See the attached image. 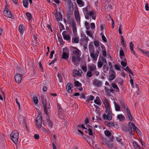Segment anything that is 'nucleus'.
<instances>
[{
    "label": "nucleus",
    "instance_id": "obj_1",
    "mask_svg": "<svg viewBox=\"0 0 149 149\" xmlns=\"http://www.w3.org/2000/svg\"><path fill=\"white\" fill-rule=\"evenodd\" d=\"M73 53L74 54V56L72 57V61L75 65H77L79 64L81 60L80 56L81 52L80 51L79 49L76 50H73Z\"/></svg>",
    "mask_w": 149,
    "mask_h": 149
},
{
    "label": "nucleus",
    "instance_id": "obj_2",
    "mask_svg": "<svg viewBox=\"0 0 149 149\" xmlns=\"http://www.w3.org/2000/svg\"><path fill=\"white\" fill-rule=\"evenodd\" d=\"M105 111L107 113L106 114L104 113L103 115V118L104 120L110 121L112 119V113L111 108L110 107V105H109L105 106Z\"/></svg>",
    "mask_w": 149,
    "mask_h": 149
},
{
    "label": "nucleus",
    "instance_id": "obj_3",
    "mask_svg": "<svg viewBox=\"0 0 149 149\" xmlns=\"http://www.w3.org/2000/svg\"><path fill=\"white\" fill-rule=\"evenodd\" d=\"M10 137L11 139L15 144H17L18 142L19 133L16 130H14L12 131L10 134Z\"/></svg>",
    "mask_w": 149,
    "mask_h": 149
},
{
    "label": "nucleus",
    "instance_id": "obj_4",
    "mask_svg": "<svg viewBox=\"0 0 149 149\" xmlns=\"http://www.w3.org/2000/svg\"><path fill=\"white\" fill-rule=\"evenodd\" d=\"M68 19L70 21V25L72 27V31L74 35L75 36H77V31L75 23L74 22L73 19H70V16H68L67 19Z\"/></svg>",
    "mask_w": 149,
    "mask_h": 149
},
{
    "label": "nucleus",
    "instance_id": "obj_5",
    "mask_svg": "<svg viewBox=\"0 0 149 149\" xmlns=\"http://www.w3.org/2000/svg\"><path fill=\"white\" fill-rule=\"evenodd\" d=\"M135 127V125L133 123L129 122V125L127 127H125L123 130L125 131L128 132L130 134L133 135L134 134L132 132V130L134 129V127Z\"/></svg>",
    "mask_w": 149,
    "mask_h": 149
},
{
    "label": "nucleus",
    "instance_id": "obj_6",
    "mask_svg": "<svg viewBox=\"0 0 149 149\" xmlns=\"http://www.w3.org/2000/svg\"><path fill=\"white\" fill-rule=\"evenodd\" d=\"M42 116L40 112H39L38 115L36 120V125L38 128H40L42 125Z\"/></svg>",
    "mask_w": 149,
    "mask_h": 149
},
{
    "label": "nucleus",
    "instance_id": "obj_7",
    "mask_svg": "<svg viewBox=\"0 0 149 149\" xmlns=\"http://www.w3.org/2000/svg\"><path fill=\"white\" fill-rule=\"evenodd\" d=\"M41 100L43 104L44 107V109L45 113L46 115H48V111L50 109L49 107H47V102L46 99H45L43 97H42Z\"/></svg>",
    "mask_w": 149,
    "mask_h": 149
},
{
    "label": "nucleus",
    "instance_id": "obj_8",
    "mask_svg": "<svg viewBox=\"0 0 149 149\" xmlns=\"http://www.w3.org/2000/svg\"><path fill=\"white\" fill-rule=\"evenodd\" d=\"M88 71L87 73L86 74H92V72H94L96 70V67L94 64L91 65H88Z\"/></svg>",
    "mask_w": 149,
    "mask_h": 149
},
{
    "label": "nucleus",
    "instance_id": "obj_9",
    "mask_svg": "<svg viewBox=\"0 0 149 149\" xmlns=\"http://www.w3.org/2000/svg\"><path fill=\"white\" fill-rule=\"evenodd\" d=\"M89 17H91L92 19L93 20H95L96 18V13L93 11H89L88 14L85 15V18L86 19H89Z\"/></svg>",
    "mask_w": 149,
    "mask_h": 149
},
{
    "label": "nucleus",
    "instance_id": "obj_10",
    "mask_svg": "<svg viewBox=\"0 0 149 149\" xmlns=\"http://www.w3.org/2000/svg\"><path fill=\"white\" fill-rule=\"evenodd\" d=\"M63 37L64 39L67 41H68L69 42L70 40V36L68 35V33L66 31H63L62 33Z\"/></svg>",
    "mask_w": 149,
    "mask_h": 149
},
{
    "label": "nucleus",
    "instance_id": "obj_11",
    "mask_svg": "<svg viewBox=\"0 0 149 149\" xmlns=\"http://www.w3.org/2000/svg\"><path fill=\"white\" fill-rule=\"evenodd\" d=\"M104 90L105 93H107V95L108 96H111V93H114V92L112 88H109L108 87H105Z\"/></svg>",
    "mask_w": 149,
    "mask_h": 149
},
{
    "label": "nucleus",
    "instance_id": "obj_12",
    "mask_svg": "<svg viewBox=\"0 0 149 149\" xmlns=\"http://www.w3.org/2000/svg\"><path fill=\"white\" fill-rule=\"evenodd\" d=\"M54 15H55L56 20L59 21L62 20V16L61 13H58L57 11L56 13H55Z\"/></svg>",
    "mask_w": 149,
    "mask_h": 149
},
{
    "label": "nucleus",
    "instance_id": "obj_13",
    "mask_svg": "<svg viewBox=\"0 0 149 149\" xmlns=\"http://www.w3.org/2000/svg\"><path fill=\"white\" fill-rule=\"evenodd\" d=\"M73 87V84L71 83H68L66 86V89L69 93H72V88Z\"/></svg>",
    "mask_w": 149,
    "mask_h": 149
},
{
    "label": "nucleus",
    "instance_id": "obj_14",
    "mask_svg": "<svg viewBox=\"0 0 149 149\" xmlns=\"http://www.w3.org/2000/svg\"><path fill=\"white\" fill-rule=\"evenodd\" d=\"M93 83H94L95 86L98 87L101 86L102 84V82L101 81L95 79H94Z\"/></svg>",
    "mask_w": 149,
    "mask_h": 149
},
{
    "label": "nucleus",
    "instance_id": "obj_15",
    "mask_svg": "<svg viewBox=\"0 0 149 149\" xmlns=\"http://www.w3.org/2000/svg\"><path fill=\"white\" fill-rule=\"evenodd\" d=\"M65 49H63V54L62 56V58L64 59H67L69 57V54L65 52Z\"/></svg>",
    "mask_w": 149,
    "mask_h": 149
},
{
    "label": "nucleus",
    "instance_id": "obj_16",
    "mask_svg": "<svg viewBox=\"0 0 149 149\" xmlns=\"http://www.w3.org/2000/svg\"><path fill=\"white\" fill-rule=\"evenodd\" d=\"M5 15L9 18H11L12 17V15L10 12L8 8H6L5 10H4V12Z\"/></svg>",
    "mask_w": 149,
    "mask_h": 149
},
{
    "label": "nucleus",
    "instance_id": "obj_17",
    "mask_svg": "<svg viewBox=\"0 0 149 149\" xmlns=\"http://www.w3.org/2000/svg\"><path fill=\"white\" fill-rule=\"evenodd\" d=\"M90 6L88 5L86 7L83 8V11L85 15H85H87L88 14V13H89V10L90 9Z\"/></svg>",
    "mask_w": 149,
    "mask_h": 149
},
{
    "label": "nucleus",
    "instance_id": "obj_18",
    "mask_svg": "<svg viewBox=\"0 0 149 149\" xmlns=\"http://www.w3.org/2000/svg\"><path fill=\"white\" fill-rule=\"evenodd\" d=\"M14 78L16 81L17 83H19L22 79V75H15Z\"/></svg>",
    "mask_w": 149,
    "mask_h": 149
},
{
    "label": "nucleus",
    "instance_id": "obj_19",
    "mask_svg": "<svg viewBox=\"0 0 149 149\" xmlns=\"http://www.w3.org/2000/svg\"><path fill=\"white\" fill-rule=\"evenodd\" d=\"M130 51L133 54L136 56V54L134 50V44L132 42H130Z\"/></svg>",
    "mask_w": 149,
    "mask_h": 149
},
{
    "label": "nucleus",
    "instance_id": "obj_20",
    "mask_svg": "<svg viewBox=\"0 0 149 149\" xmlns=\"http://www.w3.org/2000/svg\"><path fill=\"white\" fill-rule=\"evenodd\" d=\"M130 51L133 54L136 56V54L134 50V44L132 42H130Z\"/></svg>",
    "mask_w": 149,
    "mask_h": 149
},
{
    "label": "nucleus",
    "instance_id": "obj_21",
    "mask_svg": "<svg viewBox=\"0 0 149 149\" xmlns=\"http://www.w3.org/2000/svg\"><path fill=\"white\" fill-rule=\"evenodd\" d=\"M94 102L95 103L99 105H101L102 104V102L100 98L98 96L96 97V99L94 100Z\"/></svg>",
    "mask_w": 149,
    "mask_h": 149
},
{
    "label": "nucleus",
    "instance_id": "obj_22",
    "mask_svg": "<svg viewBox=\"0 0 149 149\" xmlns=\"http://www.w3.org/2000/svg\"><path fill=\"white\" fill-rule=\"evenodd\" d=\"M74 15L75 17L76 20L77 21H80V16L79 15V13L78 11L77 12L76 10H75L74 12Z\"/></svg>",
    "mask_w": 149,
    "mask_h": 149
},
{
    "label": "nucleus",
    "instance_id": "obj_23",
    "mask_svg": "<svg viewBox=\"0 0 149 149\" xmlns=\"http://www.w3.org/2000/svg\"><path fill=\"white\" fill-rule=\"evenodd\" d=\"M117 118L120 121H123L125 120V117L122 114H120L117 115Z\"/></svg>",
    "mask_w": 149,
    "mask_h": 149
},
{
    "label": "nucleus",
    "instance_id": "obj_24",
    "mask_svg": "<svg viewBox=\"0 0 149 149\" xmlns=\"http://www.w3.org/2000/svg\"><path fill=\"white\" fill-rule=\"evenodd\" d=\"M102 101L105 106L110 104L108 100L106 98L104 97L102 99Z\"/></svg>",
    "mask_w": 149,
    "mask_h": 149
},
{
    "label": "nucleus",
    "instance_id": "obj_25",
    "mask_svg": "<svg viewBox=\"0 0 149 149\" xmlns=\"http://www.w3.org/2000/svg\"><path fill=\"white\" fill-rule=\"evenodd\" d=\"M77 2L80 7H82L84 5V3L82 0H77Z\"/></svg>",
    "mask_w": 149,
    "mask_h": 149
},
{
    "label": "nucleus",
    "instance_id": "obj_26",
    "mask_svg": "<svg viewBox=\"0 0 149 149\" xmlns=\"http://www.w3.org/2000/svg\"><path fill=\"white\" fill-rule=\"evenodd\" d=\"M115 110L116 111H120V108L119 105L115 102H114Z\"/></svg>",
    "mask_w": 149,
    "mask_h": 149
},
{
    "label": "nucleus",
    "instance_id": "obj_27",
    "mask_svg": "<svg viewBox=\"0 0 149 149\" xmlns=\"http://www.w3.org/2000/svg\"><path fill=\"white\" fill-rule=\"evenodd\" d=\"M72 42L74 43H78L79 42V38L75 37L72 38Z\"/></svg>",
    "mask_w": 149,
    "mask_h": 149
},
{
    "label": "nucleus",
    "instance_id": "obj_28",
    "mask_svg": "<svg viewBox=\"0 0 149 149\" xmlns=\"http://www.w3.org/2000/svg\"><path fill=\"white\" fill-rule=\"evenodd\" d=\"M47 122L48 125L49 127H50V128L53 127V125L50 120L49 118H47Z\"/></svg>",
    "mask_w": 149,
    "mask_h": 149
},
{
    "label": "nucleus",
    "instance_id": "obj_29",
    "mask_svg": "<svg viewBox=\"0 0 149 149\" xmlns=\"http://www.w3.org/2000/svg\"><path fill=\"white\" fill-rule=\"evenodd\" d=\"M74 85L77 87L80 88L82 84L79 81H76L74 82Z\"/></svg>",
    "mask_w": 149,
    "mask_h": 149
},
{
    "label": "nucleus",
    "instance_id": "obj_30",
    "mask_svg": "<svg viewBox=\"0 0 149 149\" xmlns=\"http://www.w3.org/2000/svg\"><path fill=\"white\" fill-rule=\"evenodd\" d=\"M24 28L22 24H20L19 27V31L22 33H23L24 31Z\"/></svg>",
    "mask_w": 149,
    "mask_h": 149
},
{
    "label": "nucleus",
    "instance_id": "obj_31",
    "mask_svg": "<svg viewBox=\"0 0 149 149\" xmlns=\"http://www.w3.org/2000/svg\"><path fill=\"white\" fill-rule=\"evenodd\" d=\"M120 40L121 45L123 47H125L126 46V43L125 42L124 38L123 36H120Z\"/></svg>",
    "mask_w": 149,
    "mask_h": 149
},
{
    "label": "nucleus",
    "instance_id": "obj_32",
    "mask_svg": "<svg viewBox=\"0 0 149 149\" xmlns=\"http://www.w3.org/2000/svg\"><path fill=\"white\" fill-rule=\"evenodd\" d=\"M22 1L24 6L26 8H27L29 4V0H22Z\"/></svg>",
    "mask_w": 149,
    "mask_h": 149
},
{
    "label": "nucleus",
    "instance_id": "obj_33",
    "mask_svg": "<svg viewBox=\"0 0 149 149\" xmlns=\"http://www.w3.org/2000/svg\"><path fill=\"white\" fill-rule=\"evenodd\" d=\"M112 86L114 89H115V91L116 92H119V89L118 87L115 84H112Z\"/></svg>",
    "mask_w": 149,
    "mask_h": 149
},
{
    "label": "nucleus",
    "instance_id": "obj_34",
    "mask_svg": "<svg viewBox=\"0 0 149 149\" xmlns=\"http://www.w3.org/2000/svg\"><path fill=\"white\" fill-rule=\"evenodd\" d=\"M140 50L143 52V54H145L148 57H149V52L146 51L144 50L143 51L141 49H140Z\"/></svg>",
    "mask_w": 149,
    "mask_h": 149
},
{
    "label": "nucleus",
    "instance_id": "obj_35",
    "mask_svg": "<svg viewBox=\"0 0 149 149\" xmlns=\"http://www.w3.org/2000/svg\"><path fill=\"white\" fill-rule=\"evenodd\" d=\"M26 15L28 18V19L29 20H30L32 18V16L31 14L29 13H26Z\"/></svg>",
    "mask_w": 149,
    "mask_h": 149
},
{
    "label": "nucleus",
    "instance_id": "obj_36",
    "mask_svg": "<svg viewBox=\"0 0 149 149\" xmlns=\"http://www.w3.org/2000/svg\"><path fill=\"white\" fill-rule=\"evenodd\" d=\"M125 70L129 73V74H133V73L132 72L131 70L130 69L128 66H127Z\"/></svg>",
    "mask_w": 149,
    "mask_h": 149
},
{
    "label": "nucleus",
    "instance_id": "obj_37",
    "mask_svg": "<svg viewBox=\"0 0 149 149\" xmlns=\"http://www.w3.org/2000/svg\"><path fill=\"white\" fill-rule=\"evenodd\" d=\"M88 97V99L86 101V102H89L90 100H92L94 99V96L92 95H90Z\"/></svg>",
    "mask_w": 149,
    "mask_h": 149
},
{
    "label": "nucleus",
    "instance_id": "obj_38",
    "mask_svg": "<svg viewBox=\"0 0 149 149\" xmlns=\"http://www.w3.org/2000/svg\"><path fill=\"white\" fill-rule=\"evenodd\" d=\"M132 144L134 147L135 148V149L139 146L138 143L136 141L133 142L132 143Z\"/></svg>",
    "mask_w": 149,
    "mask_h": 149
},
{
    "label": "nucleus",
    "instance_id": "obj_39",
    "mask_svg": "<svg viewBox=\"0 0 149 149\" xmlns=\"http://www.w3.org/2000/svg\"><path fill=\"white\" fill-rule=\"evenodd\" d=\"M33 101L34 102V103L36 104H37L38 103V100L37 99V98L36 97H33Z\"/></svg>",
    "mask_w": 149,
    "mask_h": 149
},
{
    "label": "nucleus",
    "instance_id": "obj_40",
    "mask_svg": "<svg viewBox=\"0 0 149 149\" xmlns=\"http://www.w3.org/2000/svg\"><path fill=\"white\" fill-rule=\"evenodd\" d=\"M82 70L84 72H86L87 71V68L86 65H83L81 67Z\"/></svg>",
    "mask_w": 149,
    "mask_h": 149
},
{
    "label": "nucleus",
    "instance_id": "obj_41",
    "mask_svg": "<svg viewBox=\"0 0 149 149\" xmlns=\"http://www.w3.org/2000/svg\"><path fill=\"white\" fill-rule=\"evenodd\" d=\"M85 25L86 29L87 30H89L90 28L89 23L87 22H85Z\"/></svg>",
    "mask_w": 149,
    "mask_h": 149
},
{
    "label": "nucleus",
    "instance_id": "obj_42",
    "mask_svg": "<svg viewBox=\"0 0 149 149\" xmlns=\"http://www.w3.org/2000/svg\"><path fill=\"white\" fill-rule=\"evenodd\" d=\"M104 134L106 136H109L111 135V133L109 131L105 130L104 131Z\"/></svg>",
    "mask_w": 149,
    "mask_h": 149
},
{
    "label": "nucleus",
    "instance_id": "obj_43",
    "mask_svg": "<svg viewBox=\"0 0 149 149\" xmlns=\"http://www.w3.org/2000/svg\"><path fill=\"white\" fill-rule=\"evenodd\" d=\"M60 25L59 26L60 30V32H61V31L64 29V27L63 25L61 23H60Z\"/></svg>",
    "mask_w": 149,
    "mask_h": 149
},
{
    "label": "nucleus",
    "instance_id": "obj_44",
    "mask_svg": "<svg viewBox=\"0 0 149 149\" xmlns=\"http://www.w3.org/2000/svg\"><path fill=\"white\" fill-rule=\"evenodd\" d=\"M106 143L108 146L110 148H112L113 147V144L109 141L107 142Z\"/></svg>",
    "mask_w": 149,
    "mask_h": 149
},
{
    "label": "nucleus",
    "instance_id": "obj_45",
    "mask_svg": "<svg viewBox=\"0 0 149 149\" xmlns=\"http://www.w3.org/2000/svg\"><path fill=\"white\" fill-rule=\"evenodd\" d=\"M88 134L89 135L91 136L93 135L92 130L91 128H89L88 129Z\"/></svg>",
    "mask_w": 149,
    "mask_h": 149
},
{
    "label": "nucleus",
    "instance_id": "obj_46",
    "mask_svg": "<svg viewBox=\"0 0 149 149\" xmlns=\"http://www.w3.org/2000/svg\"><path fill=\"white\" fill-rule=\"evenodd\" d=\"M124 52L123 50L121 49V50H120V56H124Z\"/></svg>",
    "mask_w": 149,
    "mask_h": 149
},
{
    "label": "nucleus",
    "instance_id": "obj_47",
    "mask_svg": "<svg viewBox=\"0 0 149 149\" xmlns=\"http://www.w3.org/2000/svg\"><path fill=\"white\" fill-rule=\"evenodd\" d=\"M54 53L55 51L54 50H53L51 52L49 57L51 59L52 58L53 55L54 54Z\"/></svg>",
    "mask_w": 149,
    "mask_h": 149
},
{
    "label": "nucleus",
    "instance_id": "obj_48",
    "mask_svg": "<svg viewBox=\"0 0 149 149\" xmlns=\"http://www.w3.org/2000/svg\"><path fill=\"white\" fill-rule=\"evenodd\" d=\"M86 34L87 35L91 37H93V34L91 33L90 31H87L86 32Z\"/></svg>",
    "mask_w": 149,
    "mask_h": 149
},
{
    "label": "nucleus",
    "instance_id": "obj_49",
    "mask_svg": "<svg viewBox=\"0 0 149 149\" xmlns=\"http://www.w3.org/2000/svg\"><path fill=\"white\" fill-rule=\"evenodd\" d=\"M122 29V27H121V25L120 24L119 27V29H118V31L119 33L120 34L122 35V32L121 31V30Z\"/></svg>",
    "mask_w": 149,
    "mask_h": 149
},
{
    "label": "nucleus",
    "instance_id": "obj_50",
    "mask_svg": "<svg viewBox=\"0 0 149 149\" xmlns=\"http://www.w3.org/2000/svg\"><path fill=\"white\" fill-rule=\"evenodd\" d=\"M102 54L104 57H106L107 55V53L106 52V49H104V50L102 51Z\"/></svg>",
    "mask_w": 149,
    "mask_h": 149
},
{
    "label": "nucleus",
    "instance_id": "obj_51",
    "mask_svg": "<svg viewBox=\"0 0 149 149\" xmlns=\"http://www.w3.org/2000/svg\"><path fill=\"white\" fill-rule=\"evenodd\" d=\"M121 65H122V66L123 67H125L127 65L126 63L125 62L123 61H121Z\"/></svg>",
    "mask_w": 149,
    "mask_h": 149
},
{
    "label": "nucleus",
    "instance_id": "obj_52",
    "mask_svg": "<svg viewBox=\"0 0 149 149\" xmlns=\"http://www.w3.org/2000/svg\"><path fill=\"white\" fill-rule=\"evenodd\" d=\"M91 27L92 29H93L95 28V24L94 23H91Z\"/></svg>",
    "mask_w": 149,
    "mask_h": 149
},
{
    "label": "nucleus",
    "instance_id": "obj_53",
    "mask_svg": "<svg viewBox=\"0 0 149 149\" xmlns=\"http://www.w3.org/2000/svg\"><path fill=\"white\" fill-rule=\"evenodd\" d=\"M102 40L105 42H107V41L106 38L104 35H102Z\"/></svg>",
    "mask_w": 149,
    "mask_h": 149
},
{
    "label": "nucleus",
    "instance_id": "obj_54",
    "mask_svg": "<svg viewBox=\"0 0 149 149\" xmlns=\"http://www.w3.org/2000/svg\"><path fill=\"white\" fill-rule=\"evenodd\" d=\"M102 61L103 62V63L104 64H107V61L106 59L103 57H102Z\"/></svg>",
    "mask_w": 149,
    "mask_h": 149
},
{
    "label": "nucleus",
    "instance_id": "obj_55",
    "mask_svg": "<svg viewBox=\"0 0 149 149\" xmlns=\"http://www.w3.org/2000/svg\"><path fill=\"white\" fill-rule=\"evenodd\" d=\"M59 79V82H62L63 81V78L61 76V75H57Z\"/></svg>",
    "mask_w": 149,
    "mask_h": 149
},
{
    "label": "nucleus",
    "instance_id": "obj_56",
    "mask_svg": "<svg viewBox=\"0 0 149 149\" xmlns=\"http://www.w3.org/2000/svg\"><path fill=\"white\" fill-rule=\"evenodd\" d=\"M120 103L121 107L124 109H125V103H123V102H120Z\"/></svg>",
    "mask_w": 149,
    "mask_h": 149
},
{
    "label": "nucleus",
    "instance_id": "obj_57",
    "mask_svg": "<svg viewBox=\"0 0 149 149\" xmlns=\"http://www.w3.org/2000/svg\"><path fill=\"white\" fill-rule=\"evenodd\" d=\"M102 63L101 62L99 61L98 62L97 65L99 68H101L102 66Z\"/></svg>",
    "mask_w": 149,
    "mask_h": 149
},
{
    "label": "nucleus",
    "instance_id": "obj_58",
    "mask_svg": "<svg viewBox=\"0 0 149 149\" xmlns=\"http://www.w3.org/2000/svg\"><path fill=\"white\" fill-rule=\"evenodd\" d=\"M115 78V75H111L109 77V79L110 80H113Z\"/></svg>",
    "mask_w": 149,
    "mask_h": 149
},
{
    "label": "nucleus",
    "instance_id": "obj_59",
    "mask_svg": "<svg viewBox=\"0 0 149 149\" xmlns=\"http://www.w3.org/2000/svg\"><path fill=\"white\" fill-rule=\"evenodd\" d=\"M67 4L70 6L72 5V3L71 0H67Z\"/></svg>",
    "mask_w": 149,
    "mask_h": 149
},
{
    "label": "nucleus",
    "instance_id": "obj_60",
    "mask_svg": "<svg viewBox=\"0 0 149 149\" xmlns=\"http://www.w3.org/2000/svg\"><path fill=\"white\" fill-rule=\"evenodd\" d=\"M107 9L109 10H111L112 9V7L111 4H109L107 7Z\"/></svg>",
    "mask_w": 149,
    "mask_h": 149
},
{
    "label": "nucleus",
    "instance_id": "obj_61",
    "mask_svg": "<svg viewBox=\"0 0 149 149\" xmlns=\"http://www.w3.org/2000/svg\"><path fill=\"white\" fill-rule=\"evenodd\" d=\"M115 68L118 70H119L120 69L119 66L117 64H115L114 65Z\"/></svg>",
    "mask_w": 149,
    "mask_h": 149
},
{
    "label": "nucleus",
    "instance_id": "obj_62",
    "mask_svg": "<svg viewBox=\"0 0 149 149\" xmlns=\"http://www.w3.org/2000/svg\"><path fill=\"white\" fill-rule=\"evenodd\" d=\"M94 44L96 47H98L99 45V42L97 41H94Z\"/></svg>",
    "mask_w": 149,
    "mask_h": 149
},
{
    "label": "nucleus",
    "instance_id": "obj_63",
    "mask_svg": "<svg viewBox=\"0 0 149 149\" xmlns=\"http://www.w3.org/2000/svg\"><path fill=\"white\" fill-rule=\"evenodd\" d=\"M80 98L85 99L86 97L85 94L84 93H82L80 95Z\"/></svg>",
    "mask_w": 149,
    "mask_h": 149
},
{
    "label": "nucleus",
    "instance_id": "obj_64",
    "mask_svg": "<svg viewBox=\"0 0 149 149\" xmlns=\"http://www.w3.org/2000/svg\"><path fill=\"white\" fill-rule=\"evenodd\" d=\"M145 9L147 11L149 10V7L148 6V3H146L145 5Z\"/></svg>",
    "mask_w": 149,
    "mask_h": 149
}]
</instances>
